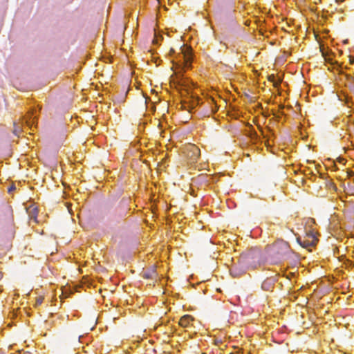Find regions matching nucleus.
<instances>
[{
  "instance_id": "nucleus-1",
  "label": "nucleus",
  "mask_w": 354,
  "mask_h": 354,
  "mask_svg": "<svg viewBox=\"0 0 354 354\" xmlns=\"http://www.w3.org/2000/svg\"><path fill=\"white\" fill-rule=\"evenodd\" d=\"M185 153L190 164L196 162L201 156L199 148L192 144H189L185 147Z\"/></svg>"
},
{
  "instance_id": "nucleus-2",
  "label": "nucleus",
  "mask_w": 354,
  "mask_h": 354,
  "mask_svg": "<svg viewBox=\"0 0 354 354\" xmlns=\"http://www.w3.org/2000/svg\"><path fill=\"white\" fill-rule=\"evenodd\" d=\"M308 236L310 239V240H309V239L301 240V239H297V241L299 243V244L304 248L313 246L316 244L317 239H316L315 236L313 234H308Z\"/></svg>"
},
{
  "instance_id": "nucleus-3",
  "label": "nucleus",
  "mask_w": 354,
  "mask_h": 354,
  "mask_svg": "<svg viewBox=\"0 0 354 354\" xmlns=\"http://www.w3.org/2000/svg\"><path fill=\"white\" fill-rule=\"evenodd\" d=\"M193 320L194 318L191 315H185L180 319L179 324L180 326L185 328L189 326Z\"/></svg>"
},
{
  "instance_id": "nucleus-4",
  "label": "nucleus",
  "mask_w": 354,
  "mask_h": 354,
  "mask_svg": "<svg viewBox=\"0 0 354 354\" xmlns=\"http://www.w3.org/2000/svg\"><path fill=\"white\" fill-rule=\"evenodd\" d=\"M259 252H248V254L243 256L242 259L249 263L251 259H254V257H259Z\"/></svg>"
},
{
  "instance_id": "nucleus-5",
  "label": "nucleus",
  "mask_w": 354,
  "mask_h": 354,
  "mask_svg": "<svg viewBox=\"0 0 354 354\" xmlns=\"http://www.w3.org/2000/svg\"><path fill=\"white\" fill-rule=\"evenodd\" d=\"M268 80H269L270 82H272L273 83V85H274L275 87L278 86L279 85L280 82H281V81H280L279 80H277L275 79V77H274V75H272L269 76V77H268Z\"/></svg>"
},
{
  "instance_id": "nucleus-6",
  "label": "nucleus",
  "mask_w": 354,
  "mask_h": 354,
  "mask_svg": "<svg viewBox=\"0 0 354 354\" xmlns=\"http://www.w3.org/2000/svg\"><path fill=\"white\" fill-rule=\"evenodd\" d=\"M129 210H130V208H129V207H125L124 209H122V210H120V211H119V212H118V214H119L120 217H121V218L124 217V216L127 214V213H128V212H129Z\"/></svg>"
},
{
  "instance_id": "nucleus-7",
  "label": "nucleus",
  "mask_w": 354,
  "mask_h": 354,
  "mask_svg": "<svg viewBox=\"0 0 354 354\" xmlns=\"http://www.w3.org/2000/svg\"><path fill=\"white\" fill-rule=\"evenodd\" d=\"M33 212H33L32 214H30V218H34V220H35V221H36V214H37V209H36V208H34V209H33Z\"/></svg>"
},
{
  "instance_id": "nucleus-8",
  "label": "nucleus",
  "mask_w": 354,
  "mask_h": 354,
  "mask_svg": "<svg viewBox=\"0 0 354 354\" xmlns=\"http://www.w3.org/2000/svg\"><path fill=\"white\" fill-rule=\"evenodd\" d=\"M43 301V298L42 297H39V298H37V301H36V304L37 305H40Z\"/></svg>"
},
{
  "instance_id": "nucleus-9",
  "label": "nucleus",
  "mask_w": 354,
  "mask_h": 354,
  "mask_svg": "<svg viewBox=\"0 0 354 354\" xmlns=\"http://www.w3.org/2000/svg\"><path fill=\"white\" fill-rule=\"evenodd\" d=\"M15 189V186H11L9 189H8V192H11L12 190Z\"/></svg>"
},
{
  "instance_id": "nucleus-10",
  "label": "nucleus",
  "mask_w": 354,
  "mask_h": 354,
  "mask_svg": "<svg viewBox=\"0 0 354 354\" xmlns=\"http://www.w3.org/2000/svg\"><path fill=\"white\" fill-rule=\"evenodd\" d=\"M19 131H20V129H15L13 131V133H14L15 135H17V134H18V133H19Z\"/></svg>"
},
{
  "instance_id": "nucleus-11",
  "label": "nucleus",
  "mask_w": 354,
  "mask_h": 354,
  "mask_svg": "<svg viewBox=\"0 0 354 354\" xmlns=\"http://www.w3.org/2000/svg\"><path fill=\"white\" fill-rule=\"evenodd\" d=\"M283 246L284 247H286L287 246V244L286 243H281Z\"/></svg>"
},
{
  "instance_id": "nucleus-12",
  "label": "nucleus",
  "mask_w": 354,
  "mask_h": 354,
  "mask_svg": "<svg viewBox=\"0 0 354 354\" xmlns=\"http://www.w3.org/2000/svg\"><path fill=\"white\" fill-rule=\"evenodd\" d=\"M174 49H173V48H171V50H170V53H174Z\"/></svg>"
},
{
  "instance_id": "nucleus-13",
  "label": "nucleus",
  "mask_w": 354,
  "mask_h": 354,
  "mask_svg": "<svg viewBox=\"0 0 354 354\" xmlns=\"http://www.w3.org/2000/svg\"><path fill=\"white\" fill-rule=\"evenodd\" d=\"M344 0H337V2H343Z\"/></svg>"
}]
</instances>
